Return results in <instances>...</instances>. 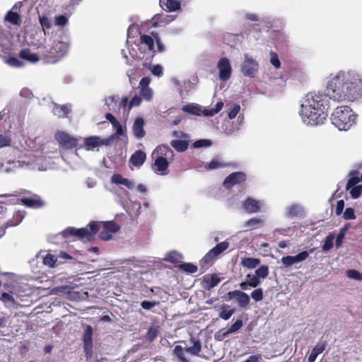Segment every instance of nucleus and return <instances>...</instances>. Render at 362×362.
<instances>
[{"label":"nucleus","mask_w":362,"mask_h":362,"mask_svg":"<svg viewBox=\"0 0 362 362\" xmlns=\"http://www.w3.org/2000/svg\"><path fill=\"white\" fill-rule=\"evenodd\" d=\"M362 98V75L354 71H339L327 80L325 91L311 92L301 100L299 115L303 124L315 127L326 121L329 100L354 101Z\"/></svg>","instance_id":"1"},{"label":"nucleus","mask_w":362,"mask_h":362,"mask_svg":"<svg viewBox=\"0 0 362 362\" xmlns=\"http://www.w3.org/2000/svg\"><path fill=\"white\" fill-rule=\"evenodd\" d=\"M119 230V226L114 221L90 222L86 228L79 229L72 227L67 228L62 233V235L64 238L74 236L81 240H90L93 235L99 232L100 238L107 241L112 239V234Z\"/></svg>","instance_id":"2"},{"label":"nucleus","mask_w":362,"mask_h":362,"mask_svg":"<svg viewBox=\"0 0 362 362\" xmlns=\"http://www.w3.org/2000/svg\"><path fill=\"white\" fill-rule=\"evenodd\" d=\"M34 36L38 37L36 41H32L31 45L39 49V54L43 57L48 63H55L64 57L69 49L70 39L64 35L59 40L54 42L52 46L47 49L45 45V38L42 36L41 31H36Z\"/></svg>","instance_id":"3"},{"label":"nucleus","mask_w":362,"mask_h":362,"mask_svg":"<svg viewBox=\"0 0 362 362\" xmlns=\"http://www.w3.org/2000/svg\"><path fill=\"white\" fill-rule=\"evenodd\" d=\"M357 115L348 106H339L334 109L330 119L333 125L340 131H347L356 124Z\"/></svg>","instance_id":"4"},{"label":"nucleus","mask_w":362,"mask_h":362,"mask_svg":"<svg viewBox=\"0 0 362 362\" xmlns=\"http://www.w3.org/2000/svg\"><path fill=\"white\" fill-rule=\"evenodd\" d=\"M153 156L156 157L153 165L154 172L161 175H167L169 165L167 159H172L173 156V150L168 146L162 145L156 148L153 153Z\"/></svg>","instance_id":"5"},{"label":"nucleus","mask_w":362,"mask_h":362,"mask_svg":"<svg viewBox=\"0 0 362 362\" xmlns=\"http://www.w3.org/2000/svg\"><path fill=\"white\" fill-rule=\"evenodd\" d=\"M18 163L22 164L21 166L23 168L26 167L39 171L46 170L49 165V160L41 156L38 151L35 153H28Z\"/></svg>","instance_id":"6"},{"label":"nucleus","mask_w":362,"mask_h":362,"mask_svg":"<svg viewBox=\"0 0 362 362\" xmlns=\"http://www.w3.org/2000/svg\"><path fill=\"white\" fill-rule=\"evenodd\" d=\"M190 342L192 344V346L185 349L180 345L175 346L173 354L177 358L178 362H190L189 359L186 356V353L197 356L200 355L202 344L199 340L196 339L194 337H191Z\"/></svg>","instance_id":"7"},{"label":"nucleus","mask_w":362,"mask_h":362,"mask_svg":"<svg viewBox=\"0 0 362 362\" xmlns=\"http://www.w3.org/2000/svg\"><path fill=\"white\" fill-rule=\"evenodd\" d=\"M139 49L142 48H147L148 52L146 54L143 53L141 51L139 53H137L134 48L132 49V51L129 52L130 55L132 57L136 58L138 60H144L145 58V54H146V59L148 58H152L156 52L154 49V40L152 37L147 35H141L140 36V45H136Z\"/></svg>","instance_id":"8"},{"label":"nucleus","mask_w":362,"mask_h":362,"mask_svg":"<svg viewBox=\"0 0 362 362\" xmlns=\"http://www.w3.org/2000/svg\"><path fill=\"white\" fill-rule=\"evenodd\" d=\"M259 64L257 61L250 54L245 53L240 64V71L243 76L254 78L259 72Z\"/></svg>","instance_id":"9"},{"label":"nucleus","mask_w":362,"mask_h":362,"mask_svg":"<svg viewBox=\"0 0 362 362\" xmlns=\"http://www.w3.org/2000/svg\"><path fill=\"white\" fill-rule=\"evenodd\" d=\"M216 68L220 81H227L231 78L233 69L229 59L226 57L220 58L217 62Z\"/></svg>","instance_id":"10"},{"label":"nucleus","mask_w":362,"mask_h":362,"mask_svg":"<svg viewBox=\"0 0 362 362\" xmlns=\"http://www.w3.org/2000/svg\"><path fill=\"white\" fill-rule=\"evenodd\" d=\"M54 138L59 144L64 148L71 149L78 144V139L64 131H57Z\"/></svg>","instance_id":"11"},{"label":"nucleus","mask_w":362,"mask_h":362,"mask_svg":"<svg viewBox=\"0 0 362 362\" xmlns=\"http://www.w3.org/2000/svg\"><path fill=\"white\" fill-rule=\"evenodd\" d=\"M229 247V243L227 241L221 242L217 244L214 247L211 249L202 258V264H209L212 263L217 256L226 250Z\"/></svg>","instance_id":"12"},{"label":"nucleus","mask_w":362,"mask_h":362,"mask_svg":"<svg viewBox=\"0 0 362 362\" xmlns=\"http://www.w3.org/2000/svg\"><path fill=\"white\" fill-rule=\"evenodd\" d=\"M264 206L262 201L247 198L243 204V209L247 213L253 214L260 211Z\"/></svg>","instance_id":"13"},{"label":"nucleus","mask_w":362,"mask_h":362,"mask_svg":"<svg viewBox=\"0 0 362 362\" xmlns=\"http://www.w3.org/2000/svg\"><path fill=\"white\" fill-rule=\"evenodd\" d=\"M228 296L229 299H235L240 307L245 308L250 303L249 296L243 291L238 290L230 291Z\"/></svg>","instance_id":"14"},{"label":"nucleus","mask_w":362,"mask_h":362,"mask_svg":"<svg viewBox=\"0 0 362 362\" xmlns=\"http://www.w3.org/2000/svg\"><path fill=\"white\" fill-rule=\"evenodd\" d=\"M0 300L4 307L8 309H16L19 306V303L15 299L12 291L3 292L0 294Z\"/></svg>","instance_id":"15"},{"label":"nucleus","mask_w":362,"mask_h":362,"mask_svg":"<svg viewBox=\"0 0 362 362\" xmlns=\"http://www.w3.org/2000/svg\"><path fill=\"white\" fill-rule=\"evenodd\" d=\"M245 175L241 172L231 173L225 179L223 186L226 188H230L234 185L245 181Z\"/></svg>","instance_id":"16"},{"label":"nucleus","mask_w":362,"mask_h":362,"mask_svg":"<svg viewBox=\"0 0 362 362\" xmlns=\"http://www.w3.org/2000/svg\"><path fill=\"white\" fill-rule=\"evenodd\" d=\"M106 144V142L98 136H89L84 139V148L87 151L98 150V148Z\"/></svg>","instance_id":"17"},{"label":"nucleus","mask_w":362,"mask_h":362,"mask_svg":"<svg viewBox=\"0 0 362 362\" xmlns=\"http://www.w3.org/2000/svg\"><path fill=\"white\" fill-rule=\"evenodd\" d=\"M243 325L242 320H237L229 329H221L216 337H218L219 340H223L226 338L229 334L232 333H235L238 332Z\"/></svg>","instance_id":"18"},{"label":"nucleus","mask_w":362,"mask_h":362,"mask_svg":"<svg viewBox=\"0 0 362 362\" xmlns=\"http://www.w3.org/2000/svg\"><path fill=\"white\" fill-rule=\"evenodd\" d=\"M144 126V119L142 117H136L132 126L133 134L136 139H141L145 136L146 132Z\"/></svg>","instance_id":"19"},{"label":"nucleus","mask_w":362,"mask_h":362,"mask_svg":"<svg viewBox=\"0 0 362 362\" xmlns=\"http://www.w3.org/2000/svg\"><path fill=\"white\" fill-rule=\"evenodd\" d=\"M327 346V343L325 341H320L317 343V344L312 349L309 356H308V362H315L317 356L322 354L325 347Z\"/></svg>","instance_id":"20"},{"label":"nucleus","mask_w":362,"mask_h":362,"mask_svg":"<svg viewBox=\"0 0 362 362\" xmlns=\"http://www.w3.org/2000/svg\"><path fill=\"white\" fill-rule=\"evenodd\" d=\"M21 202L23 205L35 209L42 207L45 205L43 201L36 195L33 197L21 199Z\"/></svg>","instance_id":"21"},{"label":"nucleus","mask_w":362,"mask_h":362,"mask_svg":"<svg viewBox=\"0 0 362 362\" xmlns=\"http://www.w3.org/2000/svg\"><path fill=\"white\" fill-rule=\"evenodd\" d=\"M111 182L116 185H122L129 189H133L135 185L132 180L123 177L120 174L113 175L111 177Z\"/></svg>","instance_id":"22"},{"label":"nucleus","mask_w":362,"mask_h":362,"mask_svg":"<svg viewBox=\"0 0 362 362\" xmlns=\"http://www.w3.org/2000/svg\"><path fill=\"white\" fill-rule=\"evenodd\" d=\"M19 57L31 63H36L40 60L38 54L32 52L28 48L22 49L19 52Z\"/></svg>","instance_id":"23"},{"label":"nucleus","mask_w":362,"mask_h":362,"mask_svg":"<svg viewBox=\"0 0 362 362\" xmlns=\"http://www.w3.org/2000/svg\"><path fill=\"white\" fill-rule=\"evenodd\" d=\"M303 213V206L298 204H293L287 207L286 215L288 218H293L302 215Z\"/></svg>","instance_id":"24"},{"label":"nucleus","mask_w":362,"mask_h":362,"mask_svg":"<svg viewBox=\"0 0 362 362\" xmlns=\"http://www.w3.org/2000/svg\"><path fill=\"white\" fill-rule=\"evenodd\" d=\"M70 107L67 105H59L56 103H52V112L58 117H64L69 112Z\"/></svg>","instance_id":"25"},{"label":"nucleus","mask_w":362,"mask_h":362,"mask_svg":"<svg viewBox=\"0 0 362 362\" xmlns=\"http://www.w3.org/2000/svg\"><path fill=\"white\" fill-rule=\"evenodd\" d=\"M146 156V153L141 151H136L130 158L131 163L134 166L141 165L145 160Z\"/></svg>","instance_id":"26"},{"label":"nucleus","mask_w":362,"mask_h":362,"mask_svg":"<svg viewBox=\"0 0 362 362\" xmlns=\"http://www.w3.org/2000/svg\"><path fill=\"white\" fill-rule=\"evenodd\" d=\"M25 213L22 211L16 212L12 218L6 222L5 224V228L8 227H13L18 226L23 219Z\"/></svg>","instance_id":"27"},{"label":"nucleus","mask_w":362,"mask_h":362,"mask_svg":"<svg viewBox=\"0 0 362 362\" xmlns=\"http://www.w3.org/2000/svg\"><path fill=\"white\" fill-rule=\"evenodd\" d=\"M235 309L232 308L229 305L224 304L221 305L219 317L224 320H228L234 314Z\"/></svg>","instance_id":"28"},{"label":"nucleus","mask_w":362,"mask_h":362,"mask_svg":"<svg viewBox=\"0 0 362 362\" xmlns=\"http://www.w3.org/2000/svg\"><path fill=\"white\" fill-rule=\"evenodd\" d=\"M260 264V259L254 257H244L241 259L243 267L248 269H255Z\"/></svg>","instance_id":"29"},{"label":"nucleus","mask_w":362,"mask_h":362,"mask_svg":"<svg viewBox=\"0 0 362 362\" xmlns=\"http://www.w3.org/2000/svg\"><path fill=\"white\" fill-rule=\"evenodd\" d=\"M263 222L264 221L262 218L255 217L247 221L244 223L243 227L247 229L254 230L259 228Z\"/></svg>","instance_id":"30"},{"label":"nucleus","mask_w":362,"mask_h":362,"mask_svg":"<svg viewBox=\"0 0 362 362\" xmlns=\"http://www.w3.org/2000/svg\"><path fill=\"white\" fill-rule=\"evenodd\" d=\"M42 259L43 264L50 268H54L60 264L58 257L52 254H47Z\"/></svg>","instance_id":"31"},{"label":"nucleus","mask_w":362,"mask_h":362,"mask_svg":"<svg viewBox=\"0 0 362 362\" xmlns=\"http://www.w3.org/2000/svg\"><path fill=\"white\" fill-rule=\"evenodd\" d=\"M182 110L183 112L190 113L192 115L198 116L202 115L201 107L197 104H188L184 105Z\"/></svg>","instance_id":"32"},{"label":"nucleus","mask_w":362,"mask_h":362,"mask_svg":"<svg viewBox=\"0 0 362 362\" xmlns=\"http://www.w3.org/2000/svg\"><path fill=\"white\" fill-rule=\"evenodd\" d=\"M170 145L178 152H183L188 148V142L183 140H173Z\"/></svg>","instance_id":"33"},{"label":"nucleus","mask_w":362,"mask_h":362,"mask_svg":"<svg viewBox=\"0 0 362 362\" xmlns=\"http://www.w3.org/2000/svg\"><path fill=\"white\" fill-rule=\"evenodd\" d=\"M105 105L109 110L117 111V103L119 102L118 96H109L105 99Z\"/></svg>","instance_id":"34"},{"label":"nucleus","mask_w":362,"mask_h":362,"mask_svg":"<svg viewBox=\"0 0 362 362\" xmlns=\"http://www.w3.org/2000/svg\"><path fill=\"white\" fill-rule=\"evenodd\" d=\"M3 60L4 63L13 68H20L24 65L22 61L15 57H4Z\"/></svg>","instance_id":"35"},{"label":"nucleus","mask_w":362,"mask_h":362,"mask_svg":"<svg viewBox=\"0 0 362 362\" xmlns=\"http://www.w3.org/2000/svg\"><path fill=\"white\" fill-rule=\"evenodd\" d=\"M182 259V255L177 252H170L165 255L164 259L172 263L180 262Z\"/></svg>","instance_id":"36"},{"label":"nucleus","mask_w":362,"mask_h":362,"mask_svg":"<svg viewBox=\"0 0 362 362\" xmlns=\"http://www.w3.org/2000/svg\"><path fill=\"white\" fill-rule=\"evenodd\" d=\"M5 19L13 25H19L21 23V18L19 15L13 11L8 12Z\"/></svg>","instance_id":"37"},{"label":"nucleus","mask_w":362,"mask_h":362,"mask_svg":"<svg viewBox=\"0 0 362 362\" xmlns=\"http://www.w3.org/2000/svg\"><path fill=\"white\" fill-rule=\"evenodd\" d=\"M12 139L10 135L0 134V148L11 146Z\"/></svg>","instance_id":"38"},{"label":"nucleus","mask_w":362,"mask_h":362,"mask_svg":"<svg viewBox=\"0 0 362 362\" xmlns=\"http://www.w3.org/2000/svg\"><path fill=\"white\" fill-rule=\"evenodd\" d=\"M165 6L168 11H175L180 8V2L177 0H167Z\"/></svg>","instance_id":"39"},{"label":"nucleus","mask_w":362,"mask_h":362,"mask_svg":"<svg viewBox=\"0 0 362 362\" xmlns=\"http://www.w3.org/2000/svg\"><path fill=\"white\" fill-rule=\"evenodd\" d=\"M255 274L260 279H265L269 274V267L267 265H262L257 269L255 270Z\"/></svg>","instance_id":"40"},{"label":"nucleus","mask_w":362,"mask_h":362,"mask_svg":"<svg viewBox=\"0 0 362 362\" xmlns=\"http://www.w3.org/2000/svg\"><path fill=\"white\" fill-rule=\"evenodd\" d=\"M40 23L43 28V33H42V36L43 37H45L44 36L46 35V32L44 30V28H47V29L51 28L52 25V21L46 16H42V17L40 18Z\"/></svg>","instance_id":"41"},{"label":"nucleus","mask_w":362,"mask_h":362,"mask_svg":"<svg viewBox=\"0 0 362 362\" xmlns=\"http://www.w3.org/2000/svg\"><path fill=\"white\" fill-rule=\"evenodd\" d=\"M246 281L250 285V287L256 288L261 284L260 279L253 274H247L246 276Z\"/></svg>","instance_id":"42"},{"label":"nucleus","mask_w":362,"mask_h":362,"mask_svg":"<svg viewBox=\"0 0 362 362\" xmlns=\"http://www.w3.org/2000/svg\"><path fill=\"white\" fill-rule=\"evenodd\" d=\"M179 267L188 274H193L197 271V267L191 263H183Z\"/></svg>","instance_id":"43"},{"label":"nucleus","mask_w":362,"mask_h":362,"mask_svg":"<svg viewBox=\"0 0 362 362\" xmlns=\"http://www.w3.org/2000/svg\"><path fill=\"white\" fill-rule=\"evenodd\" d=\"M140 95L144 100L150 101L153 98V90L149 87H144L141 88Z\"/></svg>","instance_id":"44"},{"label":"nucleus","mask_w":362,"mask_h":362,"mask_svg":"<svg viewBox=\"0 0 362 362\" xmlns=\"http://www.w3.org/2000/svg\"><path fill=\"white\" fill-rule=\"evenodd\" d=\"M297 256H286L281 258V262L286 267H291L294 264L298 263Z\"/></svg>","instance_id":"45"},{"label":"nucleus","mask_w":362,"mask_h":362,"mask_svg":"<svg viewBox=\"0 0 362 362\" xmlns=\"http://www.w3.org/2000/svg\"><path fill=\"white\" fill-rule=\"evenodd\" d=\"M240 110V106L238 104H233L228 111V117L230 119H234Z\"/></svg>","instance_id":"46"},{"label":"nucleus","mask_w":362,"mask_h":362,"mask_svg":"<svg viewBox=\"0 0 362 362\" xmlns=\"http://www.w3.org/2000/svg\"><path fill=\"white\" fill-rule=\"evenodd\" d=\"M346 276L349 279L362 281V274L355 269H349L346 271Z\"/></svg>","instance_id":"47"},{"label":"nucleus","mask_w":362,"mask_h":362,"mask_svg":"<svg viewBox=\"0 0 362 362\" xmlns=\"http://www.w3.org/2000/svg\"><path fill=\"white\" fill-rule=\"evenodd\" d=\"M334 238V235L332 234L329 235L323 244L322 250L325 252L329 251L333 246V240Z\"/></svg>","instance_id":"48"},{"label":"nucleus","mask_w":362,"mask_h":362,"mask_svg":"<svg viewBox=\"0 0 362 362\" xmlns=\"http://www.w3.org/2000/svg\"><path fill=\"white\" fill-rule=\"evenodd\" d=\"M148 69L156 76L160 77L163 75V67L159 64L150 66Z\"/></svg>","instance_id":"49"},{"label":"nucleus","mask_w":362,"mask_h":362,"mask_svg":"<svg viewBox=\"0 0 362 362\" xmlns=\"http://www.w3.org/2000/svg\"><path fill=\"white\" fill-rule=\"evenodd\" d=\"M349 189L351 197L356 199L360 197L362 192V185H359L358 186L353 187Z\"/></svg>","instance_id":"50"},{"label":"nucleus","mask_w":362,"mask_h":362,"mask_svg":"<svg viewBox=\"0 0 362 362\" xmlns=\"http://www.w3.org/2000/svg\"><path fill=\"white\" fill-rule=\"evenodd\" d=\"M212 144V142L211 140L209 139H200L196 141L193 146L194 148H201V147H208L210 146Z\"/></svg>","instance_id":"51"},{"label":"nucleus","mask_w":362,"mask_h":362,"mask_svg":"<svg viewBox=\"0 0 362 362\" xmlns=\"http://www.w3.org/2000/svg\"><path fill=\"white\" fill-rule=\"evenodd\" d=\"M252 298L255 301H260L263 299V291L262 288H257L251 293Z\"/></svg>","instance_id":"52"},{"label":"nucleus","mask_w":362,"mask_h":362,"mask_svg":"<svg viewBox=\"0 0 362 362\" xmlns=\"http://www.w3.org/2000/svg\"><path fill=\"white\" fill-rule=\"evenodd\" d=\"M92 334H93L92 327L90 325H88L86 327V332L83 335V343L92 342Z\"/></svg>","instance_id":"53"},{"label":"nucleus","mask_w":362,"mask_h":362,"mask_svg":"<svg viewBox=\"0 0 362 362\" xmlns=\"http://www.w3.org/2000/svg\"><path fill=\"white\" fill-rule=\"evenodd\" d=\"M345 220H354L356 218L355 211L352 208H346L343 214Z\"/></svg>","instance_id":"54"},{"label":"nucleus","mask_w":362,"mask_h":362,"mask_svg":"<svg viewBox=\"0 0 362 362\" xmlns=\"http://www.w3.org/2000/svg\"><path fill=\"white\" fill-rule=\"evenodd\" d=\"M270 62L276 69H279L281 66V62L275 52H272L270 53Z\"/></svg>","instance_id":"55"},{"label":"nucleus","mask_w":362,"mask_h":362,"mask_svg":"<svg viewBox=\"0 0 362 362\" xmlns=\"http://www.w3.org/2000/svg\"><path fill=\"white\" fill-rule=\"evenodd\" d=\"M360 181L361 180L358 177L351 176L346 184V190H349L353 187L358 186Z\"/></svg>","instance_id":"56"},{"label":"nucleus","mask_w":362,"mask_h":362,"mask_svg":"<svg viewBox=\"0 0 362 362\" xmlns=\"http://www.w3.org/2000/svg\"><path fill=\"white\" fill-rule=\"evenodd\" d=\"M360 181L361 180L358 177L351 176L346 184V190H349L353 187L358 186Z\"/></svg>","instance_id":"57"},{"label":"nucleus","mask_w":362,"mask_h":362,"mask_svg":"<svg viewBox=\"0 0 362 362\" xmlns=\"http://www.w3.org/2000/svg\"><path fill=\"white\" fill-rule=\"evenodd\" d=\"M141 97L139 95H134L129 102V107H127V111H129V110L133 107L139 106L141 104Z\"/></svg>","instance_id":"58"},{"label":"nucleus","mask_w":362,"mask_h":362,"mask_svg":"<svg viewBox=\"0 0 362 362\" xmlns=\"http://www.w3.org/2000/svg\"><path fill=\"white\" fill-rule=\"evenodd\" d=\"M314 250H315V249L312 248L309 251H303V252L298 253V255H296V256H297L296 259H298V262H300L305 260L308 257L310 253H313L314 252Z\"/></svg>","instance_id":"59"},{"label":"nucleus","mask_w":362,"mask_h":362,"mask_svg":"<svg viewBox=\"0 0 362 362\" xmlns=\"http://www.w3.org/2000/svg\"><path fill=\"white\" fill-rule=\"evenodd\" d=\"M113 128L115 130L116 136H123L125 134V131L122 128L121 124L117 121L115 124H112Z\"/></svg>","instance_id":"60"},{"label":"nucleus","mask_w":362,"mask_h":362,"mask_svg":"<svg viewBox=\"0 0 362 362\" xmlns=\"http://www.w3.org/2000/svg\"><path fill=\"white\" fill-rule=\"evenodd\" d=\"M68 22V18L64 16H56L54 23L57 25L63 26L65 25Z\"/></svg>","instance_id":"61"},{"label":"nucleus","mask_w":362,"mask_h":362,"mask_svg":"<svg viewBox=\"0 0 362 362\" xmlns=\"http://www.w3.org/2000/svg\"><path fill=\"white\" fill-rule=\"evenodd\" d=\"M158 302L144 300L141 303V306L145 310H151L152 308L158 305Z\"/></svg>","instance_id":"62"},{"label":"nucleus","mask_w":362,"mask_h":362,"mask_svg":"<svg viewBox=\"0 0 362 362\" xmlns=\"http://www.w3.org/2000/svg\"><path fill=\"white\" fill-rule=\"evenodd\" d=\"M223 166H224V165L222 163H221L220 161H218L217 160H213L208 164L207 168L209 170H214V169H217V168H221Z\"/></svg>","instance_id":"63"},{"label":"nucleus","mask_w":362,"mask_h":362,"mask_svg":"<svg viewBox=\"0 0 362 362\" xmlns=\"http://www.w3.org/2000/svg\"><path fill=\"white\" fill-rule=\"evenodd\" d=\"M262 360V356L259 354L251 355L249 356V358L245 360L247 362H261Z\"/></svg>","instance_id":"64"}]
</instances>
